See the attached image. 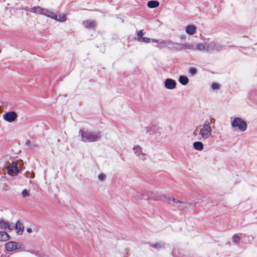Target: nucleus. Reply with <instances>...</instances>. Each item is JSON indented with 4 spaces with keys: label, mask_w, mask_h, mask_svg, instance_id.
Returning a JSON list of instances; mask_svg holds the SVG:
<instances>
[{
    "label": "nucleus",
    "mask_w": 257,
    "mask_h": 257,
    "mask_svg": "<svg viewBox=\"0 0 257 257\" xmlns=\"http://www.w3.org/2000/svg\"><path fill=\"white\" fill-rule=\"evenodd\" d=\"M27 10L31 13L45 16L59 22H64L66 20V17L64 14L55 13L50 10L39 6L34 7Z\"/></svg>",
    "instance_id": "1"
},
{
    "label": "nucleus",
    "mask_w": 257,
    "mask_h": 257,
    "mask_svg": "<svg viewBox=\"0 0 257 257\" xmlns=\"http://www.w3.org/2000/svg\"><path fill=\"white\" fill-rule=\"evenodd\" d=\"M213 119L206 120L196 131L198 132L199 140H206L212 137V128L211 123ZM213 121H215L213 119Z\"/></svg>",
    "instance_id": "2"
},
{
    "label": "nucleus",
    "mask_w": 257,
    "mask_h": 257,
    "mask_svg": "<svg viewBox=\"0 0 257 257\" xmlns=\"http://www.w3.org/2000/svg\"><path fill=\"white\" fill-rule=\"evenodd\" d=\"M79 134L81 136V140L84 142H95L98 140L100 138L99 132H91L80 130Z\"/></svg>",
    "instance_id": "3"
},
{
    "label": "nucleus",
    "mask_w": 257,
    "mask_h": 257,
    "mask_svg": "<svg viewBox=\"0 0 257 257\" xmlns=\"http://www.w3.org/2000/svg\"><path fill=\"white\" fill-rule=\"evenodd\" d=\"M231 126L232 128L237 130L241 132H245L247 129L246 122L241 117H235L231 121Z\"/></svg>",
    "instance_id": "4"
},
{
    "label": "nucleus",
    "mask_w": 257,
    "mask_h": 257,
    "mask_svg": "<svg viewBox=\"0 0 257 257\" xmlns=\"http://www.w3.org/2000/svg\"><path fill=\"white\" fill-rule=\"evenodd\" d=\"M5 248L7 251L11 252L23 250L25 248V245L21 242L10 241L5 243Z\"/></svg>",
    "instance_id": "5"
},
{
    "label": "nucleus",
    "mask_w": 257,
    "mask_h": 257,
    "mask_svg": "<svg viewBox=\"0 0 257 257\" xmlns=\"http://www.w3.org/2000/svg\"><path fill=\"white\" fill-rule=\"evenodd\" d=\"M210 42L198 43L195 44L194 50L200 52H210Z\"/></svg>",
    "instance_id": "6"
},
{
    "label": "nucleus",
    "mask_w": 257,
    "mask_h": 257,
    "mask_svg": "<svg viewBox=\"0 0 257 257\" xmlns=\"http://www.w3.org/2000/svg\"><path fill=\"white\" fill-rule=\"evenodd\" d=\"M18 117V115L15 111H8L3 115L4 120L9 122L15 121Z\"/></svg>",
    "instance_id": "7"
},
{
    "label": "nucleus",
    "mask_w": 257,
    "mask_h": 257,
    "mask_svg": "<svg viewBox=\"0 0 257 257\" xmlns=\"http://www.w3.org/2000/svg\"><path fill=\"white\" fill-rule=\"evenodd\" d=\"M7 169L8 174L12 176L17 175L19 172L17 164L16 162L12 163L8 166Z\"/></svg>",
    "instance_id": "8"
},
{
    "label": "nucleus",
    "mask_w": 257,
    "mask_h": 257,
    "mask_svg": "<svg viewBox=\"0 0 257 257\" xmlns=\"http://www.w3.org/2000/svg\"><path fill=\"white\" fill-rule=\"evenodd\" d=\"M165 88L168 90H173L176 88L177 83L174 79L167 78L164 82Z\"/></svg>",
    "instance_id": "9"
},
{
    "label": "nucleus",
    "mask_w": 257,
    "mask_h": 257,
    "mask_svg": "<svg viewBox=\"0 0 257 257\" xmlns=\"http://www.w3.org/2000/svg\"><path fill=\"white\" fill-rule=\"evenodd\" d=\"M194 50V46L193 44L191 43H178L177 44V47L176 50L177 51H182V50Z\"/></svg>",
    "instance_id": "10"
},
{
    "label": "nucleus",
    "mask_w": 257,
    "mask_h": 257,
    "mask_svg": "<svg viewBox=\"0 0 257 257\" xmlns=\"http://www.w3.org/2000/svg\"><path fill=\"white\" fill-rule=\"evenodd\" d=\"M134 151L135 154L141 160H145L146 159V155L143 153L142 148L139 146H136L134 148Z\"/></svg>",
    "instance_id": "11"
},
{
    "label": "nucleus",
    "mask_w": 257,
    "mask_h": 257,
    "mask_svg": "<svg viewBox=\"0 0 257 257\" xmlns=\"http://www.w3.org/2000/svg\"><path fill=\"white\" fill-rule=\"evenodd\" d=\"M210 52L213 51H220L223 49V46L218 43L214 41L210 42Z\"/></svg>",
    "instance_id": "12"
},
{
    "label": "nucleus",
    "mask_w": 257,
    "mask_h": 257,
    "mask_svg": "<svg viewBox=\"0 0 257 257\" xmlns=\"http://www.w3.org/2000/svg\"><path fill=\"white\" fill-rule=\"evenodd\" d=\"M197 28L193 25H187L185 28L186 33L189 35H193L196 33Z\"/></svg>",
    "instance_id": "13"
},
{
    "label": "nucleus",
    "mask_w": 257,
    "mask_h": 257,
    "mask_svg": "<svg viewBox=\"0 0 257 257\" xmlns=\"http://www.w3.org/2000/svg\"><path fill=\"white\" fill-rule=\"evenodd\" d=\"M193 145L194 149L197 151H201L203 149V145L201 142H195Z\"/></svg>",
    "instance_id": "14"
},
{
    "label": "nucleus",
    "mask_w": 257,
    "mask_h": 257,
    "mask_svg": "<svg viewBox=\"0 0 257 257\" xmlns=\"http://www.w3.org/2000/svg\"><path fill=\"white\" fill-rule=\"evenodd\" d=\"M178 43H175L171 41H167V48L171 50H176Z\"/></svg>",
    "instance_id": "15"
},
{
    "label": "nucleus",
    "mask_w": 257,
    "mask_h": 257,
    "mask_svg": "<svg viewBox=\"0 0 257 257\" xmlns=\"http://www.w3.org/2000/svg\"><path fill=\"white\" fill-rule=\"evenodd\" d=\"M83 24L87 28L93 29L95 27V23L93 21H86L83 22Z\"/></svg>",
    "instance_id": "16"
},
{
    "label": "nucleus",
    "mask_w": 257,
    "mask_h": 257,
    "mask_svg": "<svg viewBox=\"0 0 257 257\" xmlns=\"http://www.w3.org/2000/svg\"><path fill=\"white\" fill-rule=\"evenodd\" d=\"M179 82L183 85H187L189 82V79L186 76L181 75L179 77Z\"/></svg>",
    "instance_id": "17"
},
{
    "label": "nucleus",
    "mask_w": 257,
    "mask_h": 257,
    "mask_svg": "<svg viewBox=\"0 0 257 257\" xmlns=\"http://www.w3.org/2000/svg\"><path fill=\"white\" fill-rule=\"evenodd\" d=\"M10 238L9 235L4 231H0V241H6Z\"/></svg>",
    "instance_id": "18"
},
{
    "label": "nucleus",
    "mask_w": 257,
    "mask_h": 257,
    "mask_svg": "<svg viewBox=\"0 0 257 257\" xmlns=\"http://www.w3.org/2000/svg\"><path fill=\"white\" fill-rule=\"evenodd\" d=\"M186 204L185 202L179 201L176 204H174L173 205L178 208L180 210H183L186 207Z\"/></svg>",
    "instance_id": "19"
},
{
    "label": "nucleus",
    "mask_w": 257,
    "mask_h": 257,
    "mask_svg": "<svg viewBox=\"0 0 257 257\" xmlns=\"http://www.w3.org/2000/svg\"><path fill=\"white\" fill-rule=\"evenodd\" d=\"M7 228L9 229H12L9 225V222L4 220L0 221V229H6Z\"/></svg>",
    "instance_id": "20"
},
{
    "label": "nucleus",
    "mask_w": 257,
    "mask_h": 257,
    "mask_svg": "<svg viewBox=\"0 0 257 257\" xmlns=\"http://www.w3.org/2000/svg\"><path fill=\"white\" fill-rule=\"evenodd\" d=\"M147 6L150 8H155L159 6V3L156 1H150L148 2Z\"/></svg>",
    "instance_id": "21"
},
{
    "label": "nucleus",
    "mask_w": 257,
    "mask_h": 257,
    "mask_svg": "<svg viewBox=\"0 0 257 257\" xmlns=\"http://www.w3.org/2000/svg\"><path fill=\"white\" fill-rule=\"evenodd\" d=\"M16 229L17 231V233L19 234H21L23 231V226L19 221H18L16 224Z\"/></svg>",
    "instance_id": "22"
},
{
    "label": "nucleus",
    "mask_w": 257,
    "mask_h": 257,
    "mask_svg": "<svg viewBox=\"0 0 257 257\" xmlns=\"http://www.w3.org/2000/svg\"><path fill=\"white\" fill-rule=\"evenodd\" d=\"M167 244L164 242H158L152 245V247L156 248L157 249H162L165 248Z\"/></svg>",
    "instance_id": "23"
},
{
    "label": "nucleus",
    "mask_w": 257,
    "mask_h": 257,
    "mask_svg": "<svg viewBox=\"0 0 257 257\" xmlns=\"http://www.w3.org/2000/svg\"><path fill=\"white\" fill-rule=\"evenodd\" d=\"M165 197L166 198L167 200L169 203H171V202H172L174 203V204H176L177 203V202L179 201L176 199V198L170 196H165Z\"/></svg>",
    "instance_id": "24"
},
{
    "label": "nucleus",
    "mask_w": 257,
    "mask_h": 257,
    "mask_svg": "<svg viewBox=\"0 0 257 257\" xmlns=\"http://www.w3.org/2000/svg\"><path fill=\"white\" fill-rule=\"evenodd\" d=\"M167 41L160 40L159 42L158 47L160 48H164L167 47Z\"/></svg>",
    "instance_id": "25"
},
{
    "label": "nucleus",
    "mask_w": 257,
    "mask_h": 257,
    "mask_svg": "<svg viewBox=\"0 0 257 257\" xmlns=\"http://www.w3.org/2000/svg\"><path fill=\"white\" fill-rule=\"evenodd\" d=\"M137 40L140 42H144L145 43H149L151 42V39L147 37L138 38Z\"/></svg>",
    "instance_id": "26"
},
{
    "label": "nucleus",
    "mask_w": 257,
    "mask_h": 257,
    "mask_svg": "<svg viewBox=\"0 0 257 257\" xmlns=\"http://www.w3.org/2000/svg\"><path fill=\"white\" fill-rule=\"evenodd\" d=\"M240 237L237 235L234 234L232 236V242L235 244H238L240 242Z\"/></svg>",
    "instance_id": "27"
},
{
    "label": "nucleus",
    "mask_w": 257,
    "mask_h": 257,
    "mask_svg": "<svg viewBox=\"0 0 257 257\" xmlns=\"http://www.w3.org/2000/svg\"><path fill=\"white\" fill-rule=\"evenodd\" d=\"M106 177V175L103 173L99 174L97 176L98 180L101 182L105 181Z\"/></svg>",
    "instance_id": "28"
},
{
    "label": "nucleus",
    "mask_w": 257,
    "mask_h": 257,
    "mask_svg": "<svg viewBox=\"0 0 257 257\" xmlns=\"http://www.w3.org/2000/svg\"><path fill=\"white\" fill-rule=\"evenodd\" d=\"M23 197H29L30 195L29 191L27 189H24L22 192Z\"/></svg>",
    "instance_id": "29"
},
{
    "label": "nucleus",
    "mask_w": 257,
    "mask_h": 257,
    "mask_svg": "<svg viewBox=\"0 0 257 257\" xmlns=\"http://www.w3.org/2000/svg\"><path fill=\"white\" fill-rule=\"evenodd\" d=\"M219 84L217 83H213L211 84V88L213 90H217L219 88Z\"/></svg>",
    "instance_id": "30"
},
{
    "label": "nucleus",
    "mask_w": 257,
    "mask_h": 257,
    "mask_svg": "<svg viewBox=\"0 0 257 257\" xmlns=\"http://www.w3.org/2000/svg\"><path fill=\"white\" fill-rule=\"evenodd\" d=\"M189 73L193 75L196 74V70L194 68H190L189 70Z\"/></svg>",
    "instance_id": "31"
},
{
    "label": "nucleus",
    "mask_w": 257,
    "mask_h": 257,
    "mask_svg": "<svg viewBox=\"0 0 257 257\" xmlns=\"http://www.w3.org/2000/svg\"><path fill=\"white\" fill-rule=\"evenodd\" d=\"M144 34L142 30L139 31L137 33L138 38H143Z\"/></svg>",
    "instance_id": "32"
},
{
    "label": "nucleus",
    "mask_w": 257,
    "mask_h": 257,
    "mask_svg": "<svg viewBox=\"0 0 257 257\" xmlns=\"http://www.w3.org/2000/svg\"><path fill=\"white\" fill-rule=\"evenodd\" d=\"M160 41V40H157V39H151V42H155V43H157L158 44H159V42Z\"/></svg>",
    "instance_id": "33"
},
{
    "label": "nucleus",
    "mask_w": 257,
    "mask_h": 257,
    "mask_svg": "<svg viewBox=\"0 0 257 257\" xmlns=\"http://www.w3.org/2000/svg\"><path fill=\"white\" fill-rule=\"evenodd\" d=\"M37 147V146L36 145H32L31 146H30V148L32 149H34Z\"/></svg>",
    "instance_id": "34"
},
{
    "label": "nucleus",
    "mask_w": 257,
    "mask_h": 257,
    "mask_svg": "<svg viewBox=\"0 0 257 257\" xmlns=\"http://www.w3.org/2000/svg\"><path fill=\"white\" fill-rule=\"evenodd\" d=\"M149 194H150V195H149V197H148L147 199H153V198H154L152 196V192H150Z\"/></svg>",
    "instance_id": "35"
},
{
    "label": "nucleus",
    "mask_w": 257,
    "mask_h": 257,
    "mask_svg": "<svg viewBox=\"0 0 257 257\" xmlns=\"http://www.w3.org/2000/svg\"><path fill=\"white\" fill-rule=\"evenodd\" d=\"M27 231L28 233H31L32 232V229L31 228H27Z\"/></svg>",
    "instance_id": "36"
},
{
    "label": "nucleus",
    "mask_w": 257,
    "mask_h": 257,
    "mask_svg": "<svg viewBox=\"0 0 257 257\" xmlns=\"http://www.w3.org/2000/svg\"><path fill=\"white\" fill-rule=\"evenodd\" d=\"M30 142H27V144L28 145L29 143H30Z\"/></svg>",
    "instance_id": "37"
}]
</instances>
